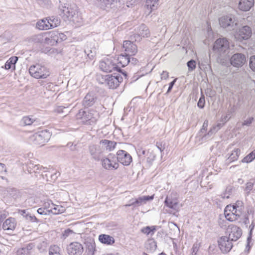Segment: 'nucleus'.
I'll list each match as a JSON object with an SVG mask.
<instances>
[{"label": "nucleus", "instance_id": "1", "mask_svg": "<svg viewBox=\"0 0 255 255\" xmlns=\"http://www.w3.org/2000/svg\"><path fill=\"white\" fill-rule=\"evenodd\" d=\"M58 13L64 20H69L77 24H80L83 22L82 18L79 14L76 7H72L67 3V0H59Z\"/></svg>", "mask_w": 255, "mask_h": 255}, {"label": "nucleus", "instance_id": "2", "mask_svg": "<svg viewBox=\"0 0 255 255\" xmlns=\"http://www.w3.org/2000/svg\"><path fill=\"white\" fill-rule=\"evenodd\" d=\"M99 117V113L93 110L81 109L76 115V119L80 120L83 124L90 126L94 125L96 123Z\"/></svg>", "mask_w": 255, "mask_h": 255}, {"label": "nucleus", "instance_id": "3", "mask_svg": "<svg viewBox=\"0 0 255 255\" xmlns=\"http://www.w3.org/2000/svg\"><path fill=\"white\" fill-rule=\"evenodd\" d=\"M229 42L227 38L217 39L213 47L214 52L219 56L221 60L224 59L229 52Z\"/></svg>", "mask_w": 255, "mask_h": 255}, {"label": "nucleus", "instance_id": "4", "mask_svg": "<svg viewBox=\"0 0 255 255\" xmlns=\"http://www.w3.org/2000/svg\"><path fill=\"white\" fill-rule=\"evenodd\" d=\"M51 134L47 130H43L36 132L30 137V141L36 145L42 146L48 141Z\"/></svg>", "mask_w": 255, "mask_h": 255}, {"label": "nucleus", "instance_id": "5", "mask_svg": "<svg viewBox=\"0 0 255 255\" xmlns=\"http://www.w3.org/2000/svg\"><path fill=\"white\" fill-rule=\"evenodd\" d=\"M30 75L36 79H45L50 75L49 69L39 64L31 66L29 68Z\"/></svg>", "mask_w": 255, "mask_h": 255}, {"label": "nucleus", "instance_id": "6", "mask_svg": "<svg viewBox=\"0 0 255 255\" xmlns=\"http://www.w3.org/2000/svg\"><path fill=\"white\" fill-rule=\"evenodd\" d=\"M99 67L102 71L107 73L117 71L122 73L126 77L128 76L127 73L122 70L119 66L114 63L111 59H106L101 61Z\"/></svg>", "mask_w": 255, "mask_h": 255}, {"label": "nucleus", "instance_id": "7", "mask_svg": "<svg viewBox=\"0 0 255 255\" xmlns=\"http://www.w3.org/2000/svg\"><path fill=\"white\" fill-rule=\"evenodd\" d=\"M61 19L57 16H51L42 19L36 23L37 27L41 30L49 29L60 25Z\"/></svg>", "mask_w": 255, "mask_h": 255}, {"label": "nucleus", "instance_id": "8", "mask_svg": "<svg viewBox=\"0 0 255 255\" xmlns=\"http://www.w3.org/2000/svg\"><path fill=\"white\" fill-rule=\"evenodd\" d=\"M102 79L103 81L102 83L105 84L112 89H116L123 80V77L119 74L116 73L103 76Z\"/></svg>", "mask_w": 255, "mask_h": 255}, {"label": "nucleus", "instance_id": "9", "mask_svg": "<svg viewBox=\"0 0 255 255\" xmlns=\"http://www.w3.org/2000/svg\"><path fill=\"white\" fill-rule=\"evenodd\" d=\"M219 21L221 26L229 30H234L238 23L236 17L232 14L222 16Z\"/></svg>", "mask_w": 255, "mask_h": 255}, {"label": "nucleus", "instance_id": "10", "mask_svg": "<svg viewBox=\"0 0 255 255\" xmlns=\"http://www.w3.org/2000/svg\"><path fill=\"white\" fill-rule=\"evenodd\" d=\"M102 166L107 170H116L119 167L115 154L110 153L101 159Z\"/></svg>", "mask_w": 255, "mask_h": 255}, {"label": "nucleus", "instance_id": "11", "mask_svg": "<svg viewBox=\"0 0 255 255\" xmlns=\"http://www.w3.org/2000/svg\"><path fill=\"white\" fill-rule=\"evenodd\" d=\"M96 3L100 8L109 11L120 7V0H96Z\"/></svg>", "mask_w": 255, "mask_h": 255}, {"label": "nucleus", "instance_id": "12", "mask_svg": "<svg viewBox=\"0 0 255 255\" xmlns=\"http://www.w3.org/2000/svg\"><path fill=\"white\" fill-rule=\"evenodd\" d=\"M252 30L248 25H244L237 29L235 33V38L237 41L242 42L249 39L252 36Z\"/></svg>", "mask_w": 255, "mask_h": 255}, {"label": "nucleus", "instance_id": "13", "mask_svg": "<svg viewBox=\"0 0 255 255\" xmlns=\"http://www.w3.org/2000/svg\"><path fill=\"white\" fill-rule=\"evenodd\" d=\"M116 156L118 163L120 162L125 166L129 165L132 160L131 156L128 152L124 150H118L116 154Z\"/></svg>", "mask_w": 255, "mask_h": 255}, {"label": "nucleus", "instance_id": "14", "mask_svg": "<svg viewBox=\"0 0 255 255\" xmlns=\"http://www.w3.org/2000/svg\"><path fill=\"white\" fill-rule=\"evenodd\" d=\"M246 63V57L244 54L235 53L230 58L231 64L235 67H241Z\"/></svg>", "mask_w": 255, "mask_h": 255}, {"label": "nucleus", "instance_id": "15", "mask_svg": "<svg viewBox=\"0 0 255 255\" xmlns=\"http://www.w3.org/2000/svg\"><path fill=\"white\" fill-rule=\"evenodd\" d=\"M84 251L83 245L78 242L70 243L67 247L69 255H81Z\"/></svg>", "mask_w": 255, "mask_h": 255}, {"label": "nucleus", "instance_id": "16", "mask_svg": "<svg viewBox=\"0 0 255 255\" xmlns=\"http://www.w3.org/2000/svg\"><path fill=\"white\" fill-rule=\"evenodd\" d=\"M154 196H143L141 197H139L137 199H132L129 201L130 203L128 204H127L125 206H132L133 208H135L141 206L143 204H145L147 201H151L153 199Z\"/></svg>", "mask_w": 255, "mask_h": 255}, {"label": "nucleus", "instance_id": "17", "mask_svg": "<svg viewBox=\"0 0 255 255\" xmlns=\"http://www.w3.org/2000/svg\"><path fill=\"white\" fill-rule=\"evenodd\" d=\"M123 47L125 51V54L129 56L134 55L137 52V47L136 44L129 40L124 41Z\"/></svg>", "mask_w": 255, "mask_h": 255}, {"label": "nucleus", "instance_id": "18", "mask_svg": "<svg viewBox=\"0 0 255 255\" xmlns=\"http://www.w3.org/2000/svg\"><path fill=\"white\" fill-rule=\"evenodd\" d=\"M97 100V97L94 92H89L85 96L82 101V105L85 108L92 106Z\"/></svg>", "mask_w": 255, "mask_h": 255}, {"label": "nucleus", "instance_id": "19", "mask_svg": "<svg viewBox=\"0 0 255 255\" xmlns=\"http://www.w3.org/2000/svg\"><path fill=\"white\" fill-rule=\"evenodd\" d=\"M138 33L134 35L135 40L139 41L141 37H148L150 36V32L147 26L144 24H141L138 27Z\"/></svg>", "mask_w": 255, "mask_h": 255}, {"label": "nucleus", "instance_id": "20", "mask_svg": "<svg viewBox=\"0 0 255 255\" xmlns=\"http://www.w3.org/2000/svg\"><path fill=\"white\" fill-rule=\"evenodd\" d=\"M233 240H218V246L223 254L229 253L233 248L232 241ZM236 241L237 240H234Z\"/></svg>", "mask_w": 255, "mask_h": 255}, {"label": "nucleus", "instance_id": "21", "mask_svg": "<svg viewBox=\"0 0 255 255\" xmlns=\"http://www.w3.org/2000/svg\"><path fill=\"white\" fill-rule=\"evenodd\" d=\"M17 213L22 216L27 222L31 223H39V220L34 216L32 215L28 209L18 210Z\"/></svg>", "mask_w": 255, "mask_h": 255}, {"label": "nucleus", "instance_id": "22", "mask_svg": "<svg viewBox=\"0 0 255 255\" xmlns=\"http://www.w3.org/2000/svg\"><path fill=\"white\" fill-rule=\"evenodd\" d=\"M89 151L92 158L95 160L99 161L101 159V151L99 146L96 145H90Z\"/></svg>", "mask_w": 255, "mask_h": 255}, {"label": "nucleus", "instance_id": "23", "mask_svg": "<svg viewBox=\"0 0 255 255\" xmlns=\"http://www.w3.org/2000/svg\"><path fill=\"white\" fill-rule=\"evenodd\" d=\"M58 31H52L49 34V37H47L45 38V42L51 45H56L58 43H59L58 38Z\"/></svg>", "mask_w": 255, "mask_h": 255}, {"label": "nucleus", "instance_id": "24", "mask_svg": "<svg viewBox=\"0 0 255 255\" xmlns=\"http://www.w3.org/2000/svg\"><path fill=\"white\" fill-rule=\"evenodd\" d=\"M254 5V0H240L239 8L244 11H249Z\"/></svg>", "mask_w": 255, "mask_h": 255}, {"label": "nucleus", "instance_id": "25", "mask_svg": "<svg viewBox=\"0 0 255 255\" xmlns=\"http://www.w3.org/2000/svg\"><path fill=\"white\" fill-rule=\"evenodd\" d=\"M199 67L201 70L204 71L206 74L211 73L212 72L210 61L207 58L199 62Z\"/></svg>", "mask_w": 255, "mask_h": 255}, {"label": "nucleus", "instance_id": "26", "mask_svg": "<svg viewBox=\"0 0 255 255\" xmlns=\"http://www.w3.org/2000/svg\"><path fill=\"white\" fill-rule=\"evenodd\" d=\"M16 226V223L14 218H9L6 219L2 225V229L4 231H12Z\"/></svg>", "mask_w": 255, "mask_h": 255}, {"label": "nucleus", "instance_id": "27", "mask_svg": "<svg viewBox=\"0 0 255 255\" xmlns=\"http://www.w3.org/2000/svg\"><path fill=\"white\" fill-rule=\"evenodd\" d=\"M159 228L156 226H146L142 228L141 232L147 237H151Z\"/></svg>", "mask_w": 255, "mask_h": 255}, {"label": "nucleus", "instance_id": "28", "mask_svg": "<svg viewBox=\"0 0 255 255\" xmlns=\"http://www.w3.org/2000/svg\"><path fill=\"white\" fill-rule=\"evenodd\" d=\"M88 255H94L96 251L94 240H89L85 243Z\"/></svg>", "mask_w": 255, "mask_h": 255}, {"label": "nucleus", "instance_id": "29", "mask_svg": "<svg viewBox=\"0 0 255 255\" xmlns=\"http://www.w3.org/2000/svg\"><path fill=\"white\" fill-rule=\"evenodd\" d=\"M144 246L146 252L148 253L154 252L157 248V243L154 240H147Z\"/></svg>", "mask_w": 255, "mask_h": 255}, {"label": "nucleus", "instance_id": "30", "mask_svg": "<svg viewBox=\"0 0 255 255\" xmlns=\"http://www.w3.org/2000/svg\"><path fill=\"white\" fill-rule=\"evenodd\" d=\"M52 205L51 209L47 210L48 213H52L53 214L57 215L61 214L65 211V209L64 207L61 205H56L52 202L51 203Z\"/></svg>", "mask_w": 255, "mask_h": 255}, {"label": "nucleus", "instance_id": "31", "mask_svg": "<svg viewBox=\"0 0 255 255\" xmlns=\"http://www.w3.org/2000/svg\"><path fill=\"white\" fill-rule=\"evenodd\" d=\"M17 56H12L9 58L6 62L4 65V68L6 70H9L12 68L13 70L15 69V64L18 60Z\"/></svg>", "mask_w": 255, "mask_h": 255}, {"label": "nucleus", "instance_id": "32", "mask_svg": "<svg viewBox=\"0 0 255 255\" xmlns=\"http://www.w3.org/2000/svg\"><path fill=\"white\" fill-rule=\"evenodd\" d=\"M242 235V229L239 227H235L232 229V232L227 239H233V238H235L236 239H239Z\"/></svg>", "mask_w": 255, "mask_h": 255}, {"label": "nucleus", "instance_id": "33", "mask_svg": "<svg viewBox=\"0 0 255 255\" xmlns=\"http://www.w3.org/2000/svg\"><path fill=\"white\" fill-rule=\"evenodd\" d=\"M234 214H238L239 218L242 216V213L244 209V203L242 201L238 200L234 204Z\"/></svg>", "mask_w": 255, "mask_h": 255}, {"label": "nucleus", "instance_id": "34", "mask_svg": "<svg viewBox=\"0 0 255 255\" xmlns=\"http://www.w3.org/2000/svg\"><path fill=\"white\" fill-rule=\"evenodd\" d=\"M164 204L167 207L175 209L178 205V202L176 199H172L170 196H167L164 201Z\"/></svg>", "mask_w": 255, "mask_h": 255}, {"label": "nucleus", "instance_id": "35", "mask_svg": "<svg viewBox=\"0 0 255 255\" xmlns=\"http://www.w3.org/2000/svg\"><path fill=\"white\" fill-rule=\"evenodd\" d=\"M118 60L122 67H125L129 63V55L125 54L119 56Z\"/></svg>", "mask_w": 255, "mask_h": 255}, {"label": "nucleus", "instance_id": "36", "mask_svg": "<svg viewBox=\"0 0 255 255\" xmlns=\"http://www.w3.org/2000/svg\"><path fill=\"white\" fill-rule=\"evenodd\" d=\"M240 149L239 148L234 149L229 158L226 160V163L229 164L237 160L240 154Z\"/></svg>", "mask_w": 255, "mask_h": 255}, {"label": "nucleus", "instance_id": "37", "mask_svg": "<svg viewBox=\"0 0 255 255\" xmlns=\"http://www.w3.org/2000/svg\"><path fill=\"white\" fill-rule=\"evenodd\" d=\"M100 143L104 145L106 149L110 151L114 149L117 144V143L114 141L109 140L108 139H103L100 141Z\"/></svg>", "mask_w": 255, "mask_h": 255}, {"label": "nucleus", "instance_id": "38", "mask_svg": "<svg viewBox=\"0 0 255 255\" xmlns=\"http://www.w3.org/2000/svg\"><path fill=\"white\" fill-rule=\"evenodd\" d=\"M159 0H146L145 5L151 10L156 9L158 5Z\"/></svg>", "mask_w": 255, "mask_h": 255}, {"label": "nucleus", "instance_id": "39", "mask_svg": "<svg viewBox=\"0 0 255 255\" xmlns=\"http://www.w3.org/2000/svg\"><path fill=\"white\" fill-rule=\"evenodd\" d=\"M35 120L30 116H25L23 117L20 123L23 126H30L35 122Z\"/></svg>", "mask_w": 255, "mask_h": 255}, {"label": "nucleus", "instance_id": "40", "mask_svg": "<svg viewBox=\"0 0 255 255\" xmlns=\"http://www.w3.org/2000/svg\"><path fill=\"white\" fill-rule=\"evenodd\" d=\"M85 53L90 59L93 58L96 55L97 49L95 47H87L85 50Z\"/></svg>", "mask_w": 255, "mask_h": 255}, {"label": "nucleus", "instance_id": "41", "mask_svg": "<svg viewBox=\"0 0 255 255\" xmlns=\"http://www.w3.org/2000/svg\"><path fill=\"white\" fill-rule=\"evenodd\" d=\"M255 159V150L250 153L247 156L244 157L241 161L243 163H249L252 162Z\"/></svg>", "mask_w": 255, "mask_h": 255}, {"label": "nucleus", "instance_id": "42", "mask_svg": "<svg viewBox=\"0 0 255 255\" xmlns=\"http://www.w3.org/2000/svg\"><path fill=\"white\" fill-rule=\"evenodd\" d=\"M224 214L226 220L230 222H233L239 219V215L238 214L230 213Z\"/></svg>", "mask_w": 255, "mask_h": 255}, {"label": "nucleus", "instance_id": "43", "mask_svg": "<svg viewBox=\"0 0 255 255\" xmlns=\"http://www.w3.org/2000/svg\"><path fill=\"white\" fill-rule=\"evenodd\" d=\"M146 156V162L148 164L149 166H151L152 164L153 161L155 159L156 155L154 152L152 151L150 152H147Z\"/></svg>", "mask_w": 255, "mask_h": 255}, {"label": "nucleus", "instance_id": "44", "mask_svg": "<svg viewBox=\"0 0 255 255\" xmlns=\"http://www.w3.org/2000/svg\"><path fill=\"white\" fill-rule=\"evenodd\" d=\"M60 252V248L56 245L51 246L49 248V255H51L52 254H55Z\"/></svg>", "mask_w": 255, "mask_h": 255}, {"label": "nucleus", "instance_id": "45", "mask_svg": "<svg viewBox=\"0 0 255 255\" xmlns=\"http://www.w3.org/2000/svg\"><path fill=\"white\" fill-rule=\"evenodd\" d=\"M31 248H21L17 250L16 255H28Z\"/></svg>", "mask_w": 255, "mask_h": 255}, {"label": "nucleus", "instance_id": "46", "mask_svg": "<svg viewBox=\"0 0 255 255\" xmlns=\"http://www.w3.org/2000/svg\"><path fill=\"white\" fill-rule=\"evenodd\" d=\"M205 96L202 92H201V96L200 98V99L198 102V103H197V106L200 109H203L205 107Z\"/></svg>", "mask_w": 255, "mask_h": 255}, {"label": "nucleus", "instance_id": "47", "mask_svg": "<svg viewBox=\"0 0 255 255\" xmlns=\"http://www.w3.org/2000/svg\"><path fill=\"white\" fill-rule=\"evenodd\" d=\"M187 65L188 68V70L189 71H192L196 68V61L193 59H191L187 62Z\"/></svg>", "mask_w": 255, "mask_h": 255}, {"label": "nucleus", "instance_id": "48", "mask_svg": "<svg viewBox=\"0 0 255 255\" xmlns=\"http://www.w3.org/2000/svg\"><path fill=\"white\" fill-rule=\"evenodd\" d=\"M249 66L250 68L255 72V55L251 56L250 58Z\"/></svg>", "mask_w": 255, "mask_h": 255}, {"label": "nucleus", "instance_id": "49", "mask_svg": "<svg viewBox=\"0 0 255 255\" xmlns=\"http://www.w3.org/2000/svg\"><path fill=\"white\" fill-rule=\"evenodd\" d=\"M255 182V181H254L253 182L249 181L246 183L245 190L247 191L248 194H249L251 191L253 189Z\"/></svg>", "mask_w": 255, "mask_h": 255}, {"label": "nucleus", "instance_id": "50", "mask_svg": "<svg viewBox=\"0 0 255 255\" xmlns=\"http://www.w3.org/2000/svg\"><path fill=\"white\" fill-rule=\"evenodd\" d=\"M75 233L70 229H67L65 230L64 232L62 233V237L64 239L67 238L71 235H75Z\"/></svg>", "mask_w": 255, "mask_h": 255}, {"label": "nucleus", "instance_id": "51", "mask_svg": "<svg viewBox=\"0 0 255 255\" xmlns=\"http://www.w3.org/2000/svg\"><path fill=\"white\" fill-rule=\"evenodd\" d=\"M234 204L232 205H227L225 210H224V214L228 213V212L229 211L230 213H234Z\"/></svg>", "mask_w": 255, "mask_h": 255}, {"label": "nucleus", "instance_id": "52", "mask_svg": "<svg viewBox=\"0 0 255 255\" xmlns=\"http://www.w3.org/2000/svg\"><path fill=\"white\" fill-rule=\"evenodd\" d=\"M9 192L10 194L14 198H16L17 197V194L18 193V191L15 188H11Z\"/></svg>", "mask_w": 255, "mask_h": 255}, {"label": "nucleus", "instance_id": "53", "mask_svg": "<svg viewBox=\"0 0 255 255\" xmlns=\"http://www.w3.org/2000/svg\"><path fill=\"white\" fill-rule=\"evenodd\" d=\"M156 146L159 149L161 153L165 149V144H163L162 142H157L156 143Z\"/></svg>", "mask_w": 255, "mask_h": 255}, {"label": "nucleus", "instance_id": "54", "mask_svg": "<svg viewBox=\"0 0 255 255\" xmlns=\"http://www.w3.org/2000/svg\"><path fill=\"white\" fill-rule=\"evenodd\" d=\"M254 119L253 117H250L247 120L244 121L243 123V126H250L254 121Z\"/></svg>", "mask_w": 255, "mask_h": 255}, {"label": "nucleus", "instance_id": "55", "mask_svg": "<svg viewBox=\"0 0 255 255\" xmlns=\"http://www.w3.org/2000/svg\"><path fill=\"white\" fill-rule=\"evenodd\" d=\"M176 80H177V79L176 78L169 83V87H168V89L166 93V94H168L171 91L172 88H173V86L174 85Z\"/></svg>", "mask_w": 255, "mask_h": 255}, {"label": "nucleus", "instance_id": "56", "mask_svg": "<svg viewBox=\"0 0 255 255\" xmlns=\"http://www.w3.org/2000/svg\"><path fill=\"white\" fill-rule=\"evenodd\" d=\"M246 211H247L246 213L249 215H252L253 216V217H254V214H255V210L252 207H251V206L247 207L246 208Z\"/></svg>", "mask_w": 255, "mask_h": 255}, {"label": "nucleus", "instance_id": "57", "mask_svg": "<svg viewBox=\"0 0 255 255\" xmlns=\"http://www.w3.org/2000/svg\"><path fill=\"white\" fill-rule=\"evenodd\" d=\"M230 114H227L226 116H222L221 121L224 124L226 123L230 119Z\"/></svg>", "mask_w": 255, "mask_h": 255}, {"label": "nucleus", "instance_id": "58", "mask_svg": "<svg viewBox=\"0 0 255 255\" xmlns=\"http://www.w3.org/2000/svg\"><path fill=\"white\" fill-rule=\"evenodd\" d=\"M58 36L59 38V41L60 42L66 40L67 38L66 35L63 33H60L58 32Z\"/></svg>", "mask_w": 255, "mask_h": 255}, {"label": "nucleus", "instance_id": "59", "mask_svg": "<svg viewBox=\"0 0 255 255\" xmlns=\"http://www.w3.org/2000/svg\"><path fill=\"white\" fill-rule=\"evenodd\" d=\"M139 61L137 59L134 57H129V63L133 65L138 64Z\"/></svg>", "mask_w": 255, "mask_h": 255}, {"label": "nucleus", "instance_id": "60", "mask_svg": "<svg viewBox=\"0 0 255 255\" xmlns=\"http://www.w3.org/2000/svg\"><path fill=\"white\" fill-rule=\"evenodd\" d=\"M102 244L111 245L114 244L115 240H99Z\"/></svg>", "mask_w": 255, "mask_h": 255}, {"label": "nucleus", "instance_id": "61", "mask_svg": "<svg viewBox=\"0 0 255 255\" xmlns=\"http://www.w3.org/2000/svg\"><path fill=\"white\" fill-rule=\"evenodd\" d=\"M208 126V121L207 120H205L203 123L202 128L201 129V131L202 132H204L206 131L207 129V127Z\"/></svg>", "mask_w": 255, "mask_h": 255}, {"label": "nucleus", "instance_id": "62", "mask_svg": "<svg viewBox=\"0 0 255 255\" xmlns=\"http://www.w3.org/2000/svg\"><path fill=\"white\" fill-rule=\"evenodd\" d=\"M98 239H114L111 236L106 235V234H101L99 236Z\"/></svg>", "mask_w": 255, "mask_h": 255}, {"label": "nucleus", "instance_id": "63", "mask_svg": "<svg viewBox=\"0 0 255 255\" xmlns=\"http://www.w3.org/2000/svg\"><path fill=\"white\" fill-rule=\"evenodd\" d=\"M240 218L241 219V221L240 222L243 223L246 226H248V225L250 224L249 217H246V218H245L241 217Z\"/></svg>", "mask_w": 255, "mask_h": 255}, {"label": "nucleus", "instance_id": "64", "mask_svg": "<svg viewBox=\"0 0 255 255\" xmlns=\"http://www.w3.org/2000/svg\"><path fill=\"white\" fill-rule=\"evenodd\" d=\"M169 77V73L166 71H163L161 74V79H167Z\"/></svg>", "mask_w": 255, "mask_h": 255}]
</instances>
